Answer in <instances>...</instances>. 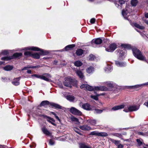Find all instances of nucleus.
Wrapping results in <instances>:
<instances>
[{
	"label": "nucleus",
	"instance_id": "1",
	"mask_svg": "<svg viewBox=\"0 0 148 148\" xmlns=\"http://www.w3.org/2000/svg\"><path fill=\"white\" fill-rule=\"evenodd\" d=\"M80 88L82 89L84 88L85 90H87L89 91H92L93 90H100L101 91H106L108 90V88L107 87L101 86H95L92 87L87 84H83L81 85Z\"/></svg>",
	"mask_w": 148,
	"mask_h": 148
},
{
	"label": "nucleus",
	"instance_id": "2",
	"mask_svg": "<svg viewBox=\"0 0 148 148\" xmlns=\"http://www.w3.org/2000/svg\"><path fill=\"white\" fill-rule=\"evenodd\" d=\"M27 49L35 51H40V53L39 54L37 53L32 54V57L36 59L39 58H40V55H47L48 53L46 51H44V50L41 49L40 48L36 47H27Z\"/></svg>",
	"mask_w": 148,
	"mask_h": 148
},
{
	"label": "nucleus",
	"instance_id": "3",
	"mask_svg": "<svg viewBox=\"0 0 148 148\" xmlns=\"http://www.w3.org/2000/svg\"><path fill=\"white\" fill-rule=\"evenodd\" d=\"M133 55L138 59L143 61H146V59L142 54L141 51L138 49L134 48L132 49Z\"/></svg>",
	"mask_w": 148,
	"mask_h": 148
},
{
	"label": "nucleus",
	"instance_id": "4",
	"mask_svg": "<svg viewBox=\"0 0 148 148\" xmlns=\"http://www.w3.org/2000/svg\"><path fill=\"white\" fill-rule=\"evenodd\" d=\"M139 106H137L130 105L128 106L127 108H125L123 110L126 112L136 111L139 109Z\"/></svg>",
	"mask_w": 148,
	"mask_h": 148
},
{
	"label": "nucleus",
	"instance_id": "5",
	"mask_svg": "<svg viewBox=\"0 0 148 148\" xmlns=\"http://www.w3.org/2000/svg\"><path fill=\"white\" fill-rule=\"evenodd\" d=\"M73 83V79L70 77H68L65 78L64 82V85L66 87H71Z\"/></svg>",
	"mask_w": 148,
	"mask_h": 148
},
{
	"label": "nucleus",
	"instance_id": "6",
	"mask_svg": "<svg viewBox=\"0 0 148 148\" xmlns=\"http://www.w3.org/2000/svg\"><path fill=\"white\" fill-rule=\"evenodd\" d=\"M22 55L21 53H14L12 56L9 57H4L2 58L1 60H9L16 58H18Z\"/></svg>",
	"mask_w": 148,
	"mask_h": 148
},
{
	"label": "nucleus",
	"instance_id": "7",
	"mask_svg": "<svg viewBox=\"0 0 148 148\" xmlns=\"http://www.w3.org/2000/svg\"><path fill=\"white\" fill-rule=\"evenodd\" d=\"M91 135H95L102 137H105L108 136V134L106 132H99L96 131H94L91 132L90 134Z\"/></svg>",
	"mask_w": 148,
	"mask_h": 148
},
{
	"label": "nucleus",
	"instance_id": "8",
	"mask_svg": "<svg viewBox=\"0 0 148 148\" xmlns=\"http://www.w3.org/2000/svg\"><path fill=\"white\" fill-rule=\"evenodd\" d=\"M69 110L71 113L74 115H81L82 114V113L80 111L73 107L70 108Z\"/></svg>",
	"mask_w": 148,
	"mask_h": 148
},
{
	"label": "nucleus",
	"instance_id": "9",
	"mask_svg": "<svg viewBox=\"0 0 148 148\" xmlns=\"http://www.w3.org/2000/svg\"><path fill=\"white\" fill-rule=\"evenodd\" d=\"M117 46L115 44H111L110 46L106 49V50L108 52H112L114 51L116 48Z\"/></svg>",
	"mask_w": 148,
	"mask_h": 148
},
{
	"label": "nucleus",
	"instance_id": "10",
	"mask_svg": "<svg viewBox=\"0 0 148 148\" xmlns=\"http://www.w3.org/2000/svg\"><path fill=\"white\" fill-rule=\"evenodd\" d=\"M81 104H82V107L84 109L87 110H91L92 109V106H90L88 103H86L84 104L80 103V106H81Z\"/></svg>",
	"mask_w": 148,
	"mask_h": 148
},
{
	"label": "nucleus",
	"instance_id": "11",
	"mask_svg": "<svg viewBox=\"0 0 148 148\" xmlns=\"http://www.w3.org/2000/svg\"><path fill=\"white\" fill-rule=\"evenodd\" d=\"M125 106L124 104L117 106L113 107L111 109L112 110L116 111L124 108Z\"/></svg>",
	"mask_w": 148,
	"mask_h": 148
},
{
	"label": "nucleus",
	"instance_id": "12",
	"mask_svg": "<svg viewBox=\"0 0 148 148\" xmlns=\"http://www.w3.org/2000/svg\"><path fill=\"white\" fill-rule=\"evenodd\" d=\"M43 132L47 136H50L51 133L45 127H43L42 129Z\"/></svg>",
	"mask_w": 148,
	"mask_h": 148
},
{
	"label": "nucleus",
	"instance_id": "13",
	"mask_svg": "<svg viewBox=\"0 0 148 148\" xmlns=\"http://www.w3.org/2000/svg\"><path fill=\"white\" fill-rule=\"evenodd\" d=\"M138 146L140 147V148H147L145 145V144L143 143L139 139L136 140Z\"/></svg>",
	"mask_w": 148,
	"mask_h": 148
},
{
	"label": "nucleus",
	"instance_id": "14",
	"mask_svg": "<svg viewBox=\"0 0 148 148\" xmlns=\"http://www.w3.org/2000/svg\"><path fill=\"white\" fill-rule=\"evenodd\" d=\"M79 128L82 130L85 131L91 129V128L90 127L86 125L80 126Z\"/></svg>",
	"mask_w": 148,
	"mask_h": 148
},
{
	"label": "nucleus",
	"instance_id": "15",
	"mask_svg": "<svg viewBox=\"0 0 148 148\" xmlns=\"http://www.w3.org/2000/svg\"><path fill=\"white\" fill-rule=\"evenodd\" d=\"M20 77L16 78L14 79L13 81L12 82V83L15 86H17L19 85L20 79Z\"/></svg>",
	"mask_w": 148,
	"mask_h": 148
},
{
	"label": "nucleus",
	"instance_id": "16",
	"mask_svg": "<svg viewBox=\"0 0 148 148\" xmlns=\"http://www.w3.org/2000/svg\"><path fill=\"white\" fill-rule=\"evenodd\" d=\"M88 124L90 125H95L96 123V121L95 120L89 119L87 121Z\"/></svg>",
	"mask_w": 148,
	"mask_h": 148
},
{
	"label": "nucleus",
	"instance_id": "17",
	"mask_svg": "<svg viewBox=\"0 0 148 148\" xmlns=\"http://www.w3.org/2000/svg\"><path fill=\"white\" fill-rule=\"evenodd\" d=\"M76 73L77 75L79 76L81 79H83L84 77V76L83 73L80 70H77L76 71Z\"/></svg>",
	"mask_w": 148,
	"mask_h": 148
},
{
	"label": "nucleus",
	"instance_id": "18",
	"mask_svg": "<svg viewBox=\"0 0 148 148\" xmlns=\"http://www.w3.org/2000/svg\"><path fill=\"white\" fill-rule=\"evenodd\" d=\"M66 99L70 101H73L75 99V97L72 95H69L66 97Z\"/></svg>",
	"mask_w": 148,
	"mask_h": 148
},
{
	"label": "nucleus",
	"instance_id": "19",
	"mask_svg": "<svg viewBox=\"0 0 148 148\" xmlns=\"http://www.w3.org/2000/svg\"><path fill=\"white\" fill-rule=\"evenodd\" d=\"M115 64L118 66L120 67H123L125 65V63L117 61H115Z\"/></svg>",
	"mask_w": 148,
	"mask_h": 148
},
{
	"label": "nucleus",
	"instance_id": "20",
	"mask_svg": "<svg viewBox=\"0 0 148 148\" xmlns=\"http://www.w3.org/2000/svg\"><path fill=\"white\" fill-rule=\"evenodd\" d=\"M50 104L51 105L55 107L56 108L62 109V107L58 104L53 103H51Z\"/></svg>",
	"mask_w": 148,
	"mask_h": 148
},
{
	"label": "nucleus",
	"instance_id": "21",
	"mask_svg": "<svg viewBox=\"0 0 148 148\" xmlns=\"http://www.w3.org/2000/svg\"><path fill=\"white\" fill-rule=\"evenodd\" d=\"M133 25L135 27L140 29H143L145 28V27L142 25H140L136 23H134Z\"/></svg>",
	"mask_w": 148,
	"mask_h": 148
},
{
	"label": "nucleus",
	"instance_id": "22",
	"mask_svg": "<svg viewBox=\"0 0 148 148\" xmlns=\"http://www.w3.org/2000/svg\"><path fill=\"white\" fill-rule=\"evenodd\" d=\"M93 41V42H94L95 44L97 45L100 44H101L102 42V40L100 38H97Z\"/></svg>",
	"mask_w": 148,
	"mask_h": 148
},
{
	"label": "nucleus",
	"instance_id": "23",
	"mask_svg": "<svg viewBox=\"0 0 148 148\" xmlns=\"http://www.w3.org/2000/svg\"><path fill=\"white\" fill-rule=\"evenodd\" d=\"M75 45L74 44L66 46L65 48V49L66 51H68L69 50H70L74 47H75Z\"/></svg>",
	"mask_w": 148,
	"mask_h": 148
},
{
	"label": "nucleus",
	"instance_id": "24",
	"mask_svg": "<svg viewBox=\"0 0 148 148\" xmlns=\"http://www.w3.org/2000/svg\"><path fill=\"white\" fill-rule=\"evenodd\" d=\"M47 118H48L47 119L48 121L54 125H56V124L54 123L55 121L53 119L49 117H47Z\"/></svg>",
	"mask_w": 148,
	"mask_h": 148
},
{
	"label": "nucleus",
	"instance_id": "25",
	"mask_svg": "<svg viewBox=\"0 0 148 148\" xmlns=\"http://www.w3.org/2000/svg\"><path fill=\"white\" fill-rule=\"evenodd\" d=\"M112 69V67L111 65H108L106 67L105 71L106 72H110Z\"/></svg>",
	"mask_w": 148,
	"mask_h": 148
},
{
	"label": "nucleus",
	"instance_id": "26",
	"mask_svg": "<svg viewBox=\"0 0 148 148\" xmlns=\"http://www.w3.org/2000/svg\"><path fill=\"white\" fill-rule=\"evenodd\" d=\"M71 120L72 121L74 122L76 124H78L79 123L78 119L76 118L72 117L71 118Z\"/></svg>",
	"mask_w": 148,
	"mask_h": 148
},
{
	"label": "nucleus",
	"instance_id": "27",
	"mask_svg": "<svg viewBox=\"0 0 148 148\" xmlns=\"http://www.w3.org/2000/svg\"><path fill=\"white\" fill-rule=\"evenodd\" d=\"M83 53V51L81 49H79L77 50L76 52V53L77 56H81Z\"/></svg>",
	"mask_w": 148,
	"mask_h": 148
},
{
	"label": "nucleus",
	"instance_id": "28",
	"mask_svg": "<svg viewBox=\"0 0 148 148\" xmlns=\"http://www.w3.org/2000/svg\"><path fill=\"white\" fill-rule=\"evenodd\" d=\"M74 65L77 67H79L82 65V63L80 61H75L74 63Z\"/></svg>",
	"mask_w": 148,
	"mask_h": 148
},
{
	"label": "nucleus",
	"instance_id": "29",
	"mask_svg": "<svg viewBox=\"0 0 148 148\" xmlns=\"http://www.w3.org/2000/svg\"><path fill=\"white\" fill-rule=\"evenodd\" d=\"M13 68L12 66L8 65L3 68V69L7 71H9L11 70Z\"/></svg>",
	"mask_w": 148,
	"mask_h": 148
},
{
	"label": "nucleus",
	"instance_id": "30",
	"mask_svg": "<svg viewBox=\"0 0 148 148\" xmlns=\"http://www.w3.org/2000/svg\"><path fill=\"white\" fill-rule=\"evenodd\" d=\"M109 140L116 145H118L120 142L119 141L113 139L111 138H109Z\"/></svg>",
	"mask_w": 148,
	"mask_h": 148
},
{
	"label": "nucleus",
	"instance_id": "31",
	"mask_svg": "<svg viewBox=\"0 0 148 148\" xmlns=\"http://www.w3.org/2000/svg\"><path fill=\"white\" fill-rule=\"evenodd\" d=\"M40 67L38 65L36 66H27L26 67H25L23 68L22 69V70H25L27 69V68H39Z\"/></svg>",
	"mask_w": 148,
	"mask_h": 148
},
{
	"label": "nucleus",
	"instance_id": "32",
	"mask_svg": "<svg viewBox=\"0 0 148 148\" xmlns=\"http://www.w3.org/2000/svg\"><path fill=\"white\" fill-rule=\"evenodd\" d=\"M49 102L47 101H42L40 103V106H45L49 104Z\"/></svg>",
	"mask_w": 148,
	"mask_h": 148
},
{
	"label": "nucleus",
	"instance_id": "33",
	"mask_svg": "<svg viewBox=\"0 0 148 148\" xmlns=\"http://www.w3.org/2000/svg\"><path fill=\"white\" fill-rule=\"evenodd\" d=\"M80 148H91L84 144L81 143L79 145Z\"/></svg>",
	"mask_w": 148,
	"mask_h": 148
},
{
	"label": "nucleus",
	"instance_id": "34",
	"mask_svg": "<svg viewBox=\"0 0 148 148\" xmlns=\"http://www.w3.org/2000/svg\"><path fill=\"white\" fill-rule=\"evenodd\" d=\"M93 71L94 68L92 67H90L86 69L87 72L89 73H91Z\"/></svg>",
	"mask_w": 148,
	"mask_h": 148
},
{
	"label": "nucleus",
	"instance_id": "35",
	"mask_svg": "<svg viewBox=\"0 0 148 148\" xmlns=\"http://www.w3.org/2000/svg\"><path fill=\"white\" fill-rule=\"evenodd\" d=\"M88 58L89 60L90 61H92L95 59V57L94 55L90 54L88 56Z\"/></svg>",
	"mask_w": 148,
	"mask_h": 148
},
{
	"label": "nucleus",
	"instance_id": "36",
	"mask_svg": "<svg viewBox=\"0 0 148 148\" xmlns=\"http://www.w3.org/2000/svg\"><path fill=\"white\" fill-rule=\"evenodd\" d=\"M138 3L137 0H132L131 1V5L133 6H136Z\"/></svg>",
	"mask_w": 148,
	"mask_h": 148
},
{
	"label": "nucleus",
	"instance_id": "37",
	"mask_svg": "<svg viewBox=\"0 0 148 148\" xmlns=\"http://www.w3.org/2000/svg\"><path fill=\"white\" fill-rule=\"evenodd\" d=\"M117 3H119L120 4V5H121L125 3V1L123 0H119L118 2H116V5L117 7H118V6H119V5L118 4H117Z\"/></svg>",
	"mask_w": 148,
	"mask_h": 148
},
{
	"label": "nucleus",
	"instance_id": "38",
	"mask_svg": "<svg viewBox=\"0 0 148 148\" xmlns=\"http://www.w3.org/2000/svg\"><path fill=\"white\" fill-rule=\"evenodd\" d=\"M121 46L125 49H129L130 47V45L127 44H122Z\"/></svg>",
	"mask_w": 148,
	"mask_h": 148
},
{
	"label": "nucleus",
	"instance_id": "39",
	"mask_svg": "<svg viewBox=\"0 0 148 148\" xmlns=\"http://www.w3.org/2000/svg\"><path fill=\"white\" fill-rule=\"evenodd\" d=\"M74 130L77 133L80 135H82V134L80 132V130L77 128L74 127Z\"/></svg>",
	"mask_w": 148,
	"mask_h": 148
},
{
	"label": "nucleus",
	"instance_id": "40",
	"mask_svg": "<svg viewBox=\"0 0 148 148\" xmlns=\"http://www.w3.org/2000/svg\"><path fill=\"white\" fill-rule=\"evenodd\" d=\"M122 14L125 18H127V14L126 11L123 10L122 12Z\"/></svg>",
	"mask_w": 148,
	"mask_h": 148
},
{
	"label": "nucleus",
	"instance_id": "41",
	"mask_svg": "<svg viewBox=\"0 0 148 148\" xmlns=\"http://www.w3.org/2000/svg\"><path fill=\"white\" fill-rule=\"evenodd\" d=\"M32 54L30 51H26L24 53V55L26 56H32Z\"/></svg>",
	"mask_w": 148,
	"mask_h": 148
},
{
	"label": "nucleus",
	"instance_id": "42",
	"mask_svg": "<svg viewBox=\"0 0 148 148\" xmlns=\"http://www.w3.org/2000/svg\"><path fill=\"white\" fill-rule=\"evenodd\" d=\"M32 77H35L37 78L41 79V75H40L38 74H34L31 76Z\"/></svg>",
	"mask_w": 148,
	"mask_h": 148
},
{
	"label": "nucleus",
	"instance_id": "43",
	"mask_svg": "<svg viewBox=\"0 0 148 148\" xmlns=\"http://www.w3.org/2000/svg\"><path fill=\"white\" fill-rule=\"evenodd\" d=\"M105 84L108 87L111 88L112 87H113L112 84L110 82H106L105 83Z\"/></svg>",
	"mask_w": 148,
	"mask_h": 148
},
{
	"label": "nucleus",
	"instance_id": "44",
	"mask_svg": "<svg viewBox=\"0 0 148 148\" xmlns=\"http://www.w3.org/2000/svg\"><path fill=\"white\" fill-rule=\"evenodd\" d=\"M41 79H43L46 81H48L49 80V79L47 78L43 75H41Z\"/></svg>",
	"mask_w": 148,
	"mask_h": 148
},
{
	"label": "nucleus",
	"instance_id": "45",
	"mask_svg": "<svg viewBox=\"0 0 148 148\" xmlns=\"http://www.w3.org/2000/svg\"><path fill=\"white\" fill-rule=\"evenodd\" d=\"M102 111V110L99 109H95V112L97 113H101Z\"/></svg>",
	"mask_w": 148,
	"mask_h": 148
},
{
	"label": "nucleus",
	"instance_id": "46",
	"mask_svg": "<svg viewBox=\"0 0 148 148\" xmlns=\"http://www.w3.org/2000/svg\"><path fill=\"white\" fill-rule=\"evenodd\" d=\"M91 97L96 100H97L98 99V97L97 96L95 95H91Z\"/></svg>",
	"mask_w": 148,
	"mask_h": 148
},
{
	"label": "nucleus",
	"instance_id": "47",
	"mask_svg": "<svg viewBox=\"0 0 148 148\" xmlns=\"http://www.w3.org/2000/svg\"><path fill=\"white\" fill-rule=\"evenodd\" d=\"M49 143L50 145H53L54 144L55 142L52 140L50 139Z\"/></svg>",
	"mask_w": 148,
	"mask_h": 148
},
{
	"label": "nucleus",
	"instance_id": "48",
	"mask_svg": "<svg viewBox=\"0 0 148 148\" xmlns=\"http://www.w3.org/2000/svg\"><path fill=\"white\" fill-rule=\"evenodd\" d=\"M140 86L139 85H136L134 86H132V87L133 88L137 89Z\"/></svg>",
	"mask_w": 148,
	"mask_h": 148
},
{
	"label": "nucleus",
	"instance_id": "49",
	"mask_svg": "<svg viewBox=\"0 0 148 148\" xmlns=\"http://www.w3.org/2000/svg\"><path fill=\"white\" fill-rule=\"evenodd\" d=\"M95 21V19L94 18H92L90 21V23H92L93 24L94 23Z\"/></svg>",
	"mask_w": 148,
	"mask_h": 148
},
{
	"label": "nucleus",
	"instance_id": "50",
	"mask_svg": "<svg viewBox=\"0 0 148 148\" xmlns=\"http://www.w3.org/2000/svg\"><path fill=\"white\" fill-rule=\"evenodd\" d=\"M114 136H117V137H120L121 136V135L120 134L116 133L114 134L113 135Z\"/></svg>",
	"mask_w": 148,
	"mask_h": 148
},
{
	"label": "nucleus",
	"instance_id": "51",
	"mask_svg": "<svg viewBox=\"0 0 148 148\" xmlns=\"http://www.w3.org/2000/svg\"><path fill=\"white\" fill-rule=\"evenodd\" d=\"M2 53L4 55H7L8 53V52L7 50H4L2 51Z\"/></svg>",
	"mask_w": 148,
	"mask_h": 148
},
{
	"label": "nucleus",
	"instance_id": "52",
	"mask_svg": "<svg viewBox=\"0 0 148 148\" xmlns=\"http://www.w3.org/2000/svg\"><path fill=\"white\" fill-rule=\"evenodd\" d=\"M123 146L122 145L120 144L118 145L117 148H123Z\"/></svg>",
	"mask_w": 148,
	"mask_h": 148
},
{
	"label": "nucleus",
	"instance_id": "53",
	"mask_svg": "<svg viewBox=\"0 0 148 148\" xmlns=\"http://www.w3.org/2000/svg\"><path fill=\"white\" fill-rule=\"evenodd\" d=\"M144 105L148 107V101L147 102H145L144 103Z\"/></svg>",
	"mask_w": 148,
	"mask_h": 148
},
{
	"label": "nucleus",
	"instance_id": "54",
	"mask_svg": "<svg viewBox=\"0 0 148 148\" xmlns=\"http://www.w3.org/2000/svg\"><path fill=\"white\" fill-rule=\"evenodd\" d=\"M31 71L30 70H28L27 71V73L29 74H31Z\"/></svg>",
	"mask_w": 148,
	"mask_h": 148
},
{
	"label": "nucleus",
	"instance_id": "55",
	"mask_svg": "<svg viewBox=\"0 0 148 148\" xmlns=\"http://www.w3.org/2000/svg\"><path fill=\"white\" fill-rule=\"evenodd\" d=\"M55 116L56 119H58V120H60V119H59V117H58V116H57L56 115Z\"/></svg>",
	"mask_w": 148,
	"mask_h": 148
},
{
	"label": "nucleus",
	"instance_id": "56",
	"mask_svg": "<svg viewBox=\"0 0 148 148\" xmlns=\"http://www.w3.org/2000/svg\"><path fill=\"white\" fill-rule=\"evenodd\" d=\"M145 17L147 18H148V12L145 14Z\"/></svg>",
	"mask_w": 148,
	"mask_h": 148
},
{
	"label": "nucleus",
	"instance_id": "57",
	"mask_svg": "<svg viewBox=\"0 0 148 148\" xmlns=\"http://www.w3.org/2000/svg\"><path fill=\"white\" fill-rule=\"evenodd\" d=\"M145 22L146 24L148 25V20H145Z\"/></svg>",
	"mask_w": 148,
	"mask_h": 148
},
{
	"label": "nucleus",
	"instance_id": "58",
	"mask_svg": "<svg viewBox=\"0 0 148 148\" xmlns=\"http://www.w3.org/2000/svg\"><path fill=\"white\" fill-rule=\"evenodd\" d=\"M46 76L47 77H50L51 76H50V75L48 74H46Z\"/></svg>",
	"mask_w": 148,
	"mask_h": 148
},
{
	"label": "nucleus",
	"instance_id": "59",
	"mask_svg": "<svg viewBox=\"0 0 148 148\" xmlns=\"http://www.w3.org/2000/svg\"><path fill=\"white\" fill-rule=\"evenodd\" d=\"M51 113L53 114L54 115V116L56 115L54 112H51Z\"/></svg>",
	"mask_w": 148,
	"mask_h": 148
},
{
	"label": "nucleus",
	"instance_id": "60",
	"mask_svg": "<svg viewBox=\"0 0 148 148\" xmlns=\"http://www.w3.org/2000/svg\"><path fill=\"white\" fill-rule=\"evenodd\" d=\"M3 62H0V64H3Z\"/></svg>",
	"mask_w": 148,
	"mask_h": 148
},
{
	"label": "nucleus",
	"instance_id": "61",
	"mask_svg": "<svg viewBox=\"0 0 148 148\" xmlns=\"http://www.w3.org/2000/svg\"><path fill=\"white\" fill-rule=\"evenodd\" d=\"M60 140L62 141H63V138H60Z\"/></svg>",
	"mask_w": 148,
	"mask_h": 148
},
{
	"label": "nucleus",
	"instance_id": "62",
	"mask_svg": "<svg viewBox=\"0 0 148 148\" xmlns=\"http://www.w3.org/2000/svg\"><path fill=\"white\" fill-rule=\"evenodd\" d=\"M2 147V146L1 145H0V148H1Z\"/></svg>",
	"mask_w": 148,
	"mask_h": 148
},
{
	"label": "nucleus",
	"instance_id": "63",
	"mask_svg": "<svg viewBox=\"0 0 148 148\" xmlns=\"http://www.w3.org/2000/svg\"><path fill=\"white\" fill-rule=\"evenodd\" d=\"M147 85H148V82H147Z\"/></svg>",
	"mask_w": 148,
	"mask_h": 148
},
{
	"label": "nucleus",
	"instance_id": "64",
	"mask_svg": "<svg viewBox=\"0 0 148 148\" xmlns=\"http://www.w3.org/2000/svg\"><path fill=\"white\" fill-rule=\"evenodd\" d=\"M99 95H97V96H99Z\"/></svg>",
	"mask_w": 148,
	"mask_h": 148
}]
</instances>
